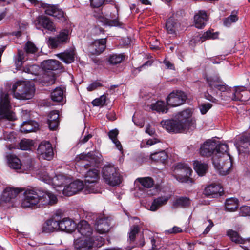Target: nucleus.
I'll return each instance as SVG.
<instances>
[{
  "instance_id": "obj_43",
  "label": "nucleus",
  "mask_w": 250,
  "mask_h": 250,
  "mask_svg": "<svg viewBox=\"0 0 250 250\" xmlns=\"http://www.w3.org/2000/svg\"><path fill=\"white\" fill-rule=\"evenodd\" d=\"M235 145L239 153H247L249 152L250 142H235Z\"/></svg>"
},
{
  "instance_id": "obj_44",
  "label": "nucleus",
  "mask_w": 250,
  "mask_h": 250,
  "mask_svg": "<svg viewBox=\"0 0 250 250\" xmlns=\"http://www.w3.org/2000/svg\"><path fill=\"white\" fill-rule=\"evenodd\" d=\"M150 108L152 110H155L158 112L166 113L167 111L165 103L161 101H158L151 104Z\"/></svg>"
},
{
  "instance_id": "obj_48",
  "label": "nucleus",
  "mask_w": 250,
  "mask_h": 250,
  "mask_svg": "<svg viewBox=\"0 0 250 250\" xmlns=\"http://www.w3.org/2000/svg\"><path fill=\"white\" fill-rule=\"evenodd\" d=\"M167 158V155L164 150L155 152L151 155V159L155 161L164 162Z\"/></svg>"
},
{
  "instance_id": "obj_27",
  "label": "nucleus",
  "mask_w": 250,
  "mask_h": 250,
  "mask_svg": "<svg viewBox=\"0 0 250 250\" xmlns=\"http://www.w3.org/2000/svg\"><path fill=\"white\" fill-rule=\"evenodd\" d=\"M45 13L49 15L53 16L58 19L63 20L64 19V13L60 9L58 8L54 5L45 6Z\"/></svg>"
},
{
  "instance_id": "obj_62",
  "label": "nucleus",
  "mask_w": 250,
  "mask_h": 250,
  "mask_svg": "<svg viewBox=\"0 0 250 250\" xmlns=\"http://www.w3.org/2000/svg\"><path fill=\"white\" fill-rule=\"evenodd\" d=\"M240 214L242 216H250V207L243 206L241 207Z\"/></svg>"
},
{
  "instance_id": "obj_31",
  "label": "nucleus",
  "mask_w": 250,
  "mask_h": 250,
  "mask_svg": "<svg viewBox=\"0 0 250 250\" xmlns=\"http://www.w3.org/2000/svg\"><path fill=\"white\" fill-rule=\"evenodd\" d=\"M58 230H60L59 221L53 219L47 220L42 228V231L45 233H51Z\"/></svg>"
},
{
  "instance_id": "obj_57",
  "label": "nucleus",
  "mask_w": 250,
  "mask_h": 250,
  "mask_svg": "<svg viewBox=\"0 0 250 250\" xmlns=\"http://www.w3.org/2000/svg\"><path fill=\"white\" fill-rule=\"evenodd\" d=\"M211 107L212 104L210 103H205L201 104L199 106V108L201 114H206Z\"/></svg>"
},
{
  "instance_id": "obj_34",
  "label": "nucleus",
  "mask_w": 250,
  "mask_h": 250,
  "mask_svg": "<svg viewBox=\"0 0 250 250\" xmlns=\"http://www.w3.org/2000/svg\"><path fill=\"white\" fill-rule=\"evenodd\" d=\"M20 192L21 190L19 188H6L2 194L1 200L5 202H9L11 199L16 197Z\"/></svg>"
},
{
  "instance_id": "obj_42",
  "label": "nucleus",
  "mask_w": 250,
  "mask_h": 250,
  "mask_svg": "<svg viewBox=\"0 0 250 250\" xmlns=\"http://www.w3.org/2000/svg\"><path fill=\"white\" fill-rule=\"evenodd\" d=\"M237 13V11H233L230 16L224 19V25L227 27H229L232 23L236 22L238 20Z\"/></svg>"
},
{
  "instance_id": "obj_60",
  "label": "nucleus",
  "mask_w": 250,
  "mask_h": 250,
  "mask_svg": "<svg viewBox=\"0 0 250 250\" xmlns=\"http://www.w3.org/2000/svg\"><path fill=\"white\" fill-rule=\"evenodd\" d=\"M119 134V131L117 129H113L110 131L108 133V136L109 138L112 141H116L117 139V136Z\"/></svg>"
},
{
  "instance_id": "obj_55",
  "label": "nucleus",
  "mask_w": 250,
  "mask_h": 250,
  "mask_svg": "<svg viewBox=\"0 0 250 250\" xmlns=\"http://www.w3.org/2000/svg\"><path fill=\"white\" fill-rule=\"evenodd\" d=\"M43 79V81L48 84H52L54 83L55 82V76L52 72H51L49 76H48L46 74H44Z\"/></svg>"
},
{
  "instance_id": "obj_47",
  "label": "nucleus",
  "mask_w": 250,
  "mask_h": 250,
  "mask_svg": "<svg viewBox=\"0 0 250 250\" xmlns=\"http://www.w3.org/2000/svg\"><path fill=\"white\" fill-rule=\"evenodd\" d=\"M101 21L104 25L109 26H121V23L118 19L111 20L107 18H102Z\"/></svg>"
},
{
  "instance_id": "obj_63",
  "label": "nucleus",
  "mask_w": 250,
  "mask_h": 250,
  "mask_svg": "<svg viewBox=\"0 0 250 250\" xmlns=\"http://www.w3.org/2000/svg\"><path fill=\"white\" fill-rule=\"evenodd\" d=\"M168 232L170 233H176L182 232V229L177 226H174L172 229H169Z\"/></svg>"
},
{
  "instance_id": "obj_37",
  "label": "nucleus",
  "mask_w": 250,
  "mask_h": 250,
  "mask_svg": "<svg viewBox=\"0 0 250 250\" xmlns=\"http://www.w3.org/2000/svg\"><path fill=\"white\" fill-rule=\"evenodd\" d=\"M227 235L232 242L236 243L245 244L247 241L246 239L241 237L237 232L232 229L228 230L227 232Z\"/></svg>"
},
{
  "instance_id": "obj_12",
  "label": "nucleus",
  "mask_w": 250,
  "mask_h": 250,
  "mask_svg": "<svg viewBox=\"0 0 250 250\" xmlns=\"http://www.w3.org/2000/svg\"><path fill=\"white\" fill-rule=\"evenodd\" d=\"M7 160L9 167L14 169H19L22 167L23 168H29L31 167V161L29 158H27L25 161L21 162L16 156L11 154L7 155Z\"/></svg>"
},
{
  "instance_id": "obj_16",
  "label": "nucleus",
  "mask_w": 250,
  "mask_h": 250,
  "mask_svg": "<svg viewBox=\"0 0 250 250\" xmlns=\"http://www.w3.org/2000/svg\"><path fill=\"white\" fill-rule=\"evenodd\" d=\"M187 100L185 94L181 91L172 92L167 98V104L171 106H177L183 104Z\"/></svg>"
},
{
  "instance_id": "obj_20",
  "label": "nucleus",
  "mask_w": 250,
  "mask_h": 250,
  "mask_svg": "<svg viewBox=\"0 0 250 250\" xmlns=\"http://www.w3.org/2000/svg\"><path fill=\"white\" fill-rule=\"evenodd\" d=\"M106 43L105 38L96 40L89 46L88 51L92 55H99L105 50Z\"/></svg>"
},
{
  "instance_id": "obj_24",
  "label": "nucleus",
  "mask_w": 250,
  "mask_h": 250,
  "mask_svg": "<svg viewBox=\"0 0 250 250\" xmlns=\"http://www.w3.org/2000/svg\"><path fill=\"white\" fill-rule=\"evenodd\" d=\"M208 20V15L206 11L199 10L194 16V23L195 26L199 29L205 27Z\"/></svg>"
},
{
  "instance_id": "obj_58",
  "label": "nucleus",
  "mask_w": 250,
  "mask_h": 250,
  "mask_svg": "<svg viewBox=\"0 0 250 250\" xmlns=\"http://www.w3.org/2000/svg\"><path fill=\"white\" fill-rule=\"evenodd\" d=\"M105 0H90V5L94 8H99L104 3Z\"/></svg>"
},
{
  "instance_id": "obj_36",
  "label": "nucleus",
  "mask_w": 250,
  "mask_h": 250,
  "mask_svg": "<svg viewBox=\"0 0 250 250\" xmlns=\"http://www.w3.org/2000/svg\"><path fill=\"white\" fill-rule=\"evenodd\" d=\"M194 169L200 176H203L208 169V165L201 161H195L193 163Z\"/></svg>"
},
{
  "instance_id": "obj_39",
  "label": "nucleus",
  "mask_w": 250,
  "mask_h": 250,
  "mask_svg": "<svg viewBox=\"0 0 250 250\" xmlns=\"http://www.w3.org/2000/svg\"><path fill=\"white\" fill-rule=\"evenodd\" d=\"M190 204V201L188 198L181 197L174 200L173 203V207L174 208L187 207H188Z\"/></svg>"
},
{
  "instance_id": "obj_11",
  "label": "nucleus",
  "mask_w": 250,
  "mask_h": 250,
  "mask_svg": "<svg viewBox=\"0 0 250 250\" xmlns=\"http://www.w3.org/2000/svg\"><path fill=\"white\" fill-rule=\"evenodd\" d=\"M174 172L177 180L182 183H186L189 181L192 170L187 164L179 163L175 166Z\"/></svg>"
},
{
  "instance_id": "obj_29",
  "label": "nucleus",
  "mask_w": 250,
  "mask_h": 250,
  "mask_svg": "<svg viewBox=\"0 0 250 250\" xmlns=\"http://www.w3.org/2000/svg\"><path fill=\"white\" fill-rule=\"evenodd\" d=\"M39 125L34 121L29 120L23 122L21 125L20 130L22 132L28 133L35 131L38 129Z\"/></svg>"
},
{
  "instance_id": "obj_64",
  "label": "nucleus",
  "mask_w": 250,
  "mask_h": 250,
  "mask_svg": "<svg viewBox=\"0 0 250 250\" xmlns=\"http://www.w3.org/2000/svg\"><path fill=\"white\" fill-rule=\"evenodd\" d=\"M146 132L148 133L150 136H153L155 133L154 128L151 127L149 125L147 126L146 129Z\"/></svg>"
},
{
  "instance_id": "obj_9",
  "label": "nucleus",
  "mask_w": 250,
  "mask_h": 250,
  "mask_svg": "<svg viewBox=\"0 0 250 250\" xmlns=\"http://www.w3.org/2000/svg\"><path fill=\"white\" fill-rule=\"evenodd\" d=\"M84 177V187L85 191L88 193H97L98 189L95 188V185L100 179L99 171L95 168L89 169Z\"/></svg>"
},
{
  "instance_id": "obj_25",
  "label": "nucleus",
  "mask_w": 250,
  "mask_h": 250,
  "mask_svg": "<svg viewBox=\"0 0 250 250\" xmlns=\"http://www.w3.org/2000/svg\"><path fill=\"white\" fill-rule=\"evenodd\" d=\"M76 224L69 218H63L59 221V229L67 232H72L76 228Z\"/></svg>"
},
{
  "instance_id": "obj_14",
  "label": "nucleus",
  "mask_w": 250,
  "mask_h": 250,
  "mask_svg": "<svg viewBox=\"0 0 250 250\" xmlns=\"http://www.w3.org/2000/svg\"><path fill=\"white\" fill-rule=\"evenodd\" d=\"M84 187L83 183L80 180H76L74 182L71 181L64 186L62 190V193L64 195L70 196H72L82 190Z\"/></svg>"
},
{
  "instance_id": "obj_51",
  "label": "nucleus",
  "mask_w": 250,
  "mask_h": 250,
  "mask_svg": "<svg viewBox=\"0 0 250 250\" xmlns=\"http://www.w3.org/2000/svg\"><path fill=\"white\" fill-rule=\"evenodd\" d=\"M218 37V33L217 32H213L212 33L211 30H208L206 32H205L202 37H201V39L202 40V42H203L204 41L209 39H216Z\"/></svg>"
},
{
  "instance_id": "obj_15",
  "label": "nucleus",
  "mask_w": 250,
  "mask_h": 250,
  "mask_svg": "<svg viewBox=\"0 0 250 250\" xmlns=\"http://www.w3.org/2000/svg\"><path fill=\"white\" fill-rule=\"evenodd\" d=\"M38 154L42 159L50 160L53 157L54 152L50 142H41L37 149Z\"/></svg>"
},
{
  "instance_id": "obj_40",
  "label": "nucleus",
  "mask_w": 250,
  "mask_h": 250,
  "mask_svg": "<svg viewBox=\"0 0 250 250\" xmlns=\"http://www.w3.org/2000/svg\"><path fill=\"white\" fill-rule=\"evenodd\" d=\"M33 145V142H20L18 146H13L10 145L7 146V148L9 150L17 148L23 150H27L31 149Z\"/></svg>"
},
{
  "instance_id": "obj_61",
  "label": "nucleus",
  "mask_w": 250,
  "mask_h": 250,
  "mask_svg": "<svg viewBox=\"0 0 250 250\" xmlns=\"http://www.w3.org/2000/svg\"><path fill=\"white\" fill-rule=\"evenodd\" d=\"M102 86V84L97 81H95L90 84L87 87V89L89 91H92L97 88Z\"/></svg>"
},
{
  "instance_id": "obj_13",
  "label": "nucleus",
  "mask_w": 250,
  "mask_h": 250,
  "mask_svg": "<svg viewBox=\"0 0 250 250\" xmlns=\"http://www.w3.org/2000/svg\"><path fill=\"white\" fill-rule=\"evenodd\" d=\"M228 96L233 101H247L250 97V91L246 90L245 87H237L231 89Z\"/></svg>"
},
{
  "instance_id": "obj_23",
  "label": "nucleus",
  "mask_w": 250,
  "mask_h": 250,
  "mask_svg": "<svg viewBox=\"0 0 250 250\" xmlns=\"http://www.w3.org/2000/svg\"><path fill=\"white\" fill-rule=\"evenodd\" d=\"M37 29L43 27L51 31H55L53 22L45 16H40L34 21Z\"/></svg>"
},
{
  "instance_id": "obj_53",
  "label": "nucleus",
  "mask_w": 250,
  "mask_h": 250,
  "mask_svg": "<svg viewBox=\"0 0 250 250\" xmlns=\"http://www.w3.org/2000/svg\"><path fill=\"white\" fill-rule=\"evenodd\" d=\"M39 178L42 181L51 185L52 178L53 176H51L50 174L46 172H42L39 174Z\"/></svg>"
},
{
  "instance_id": "obj_3",
  "label": "nucleus",
  "mask_w": 250,
  "mask_h": 250,
  "mask_svg": "<svg viewBox=\"0 0 250 250\" xmlns=\"http://www.w3.org/2000/svg\"><path fill=\"white\" fill-rule=\"evenodd\" d=\"M77 231L82 236L74 241L75 248L77 250H89L92 247V237L90 236L92 229L87 221H81L77 227Z\"/></svg>"
},
{
  "instance_id": "obj_1",
  "label": "nucleus",
  "mask_w": 250,
  "mask_h": 250,
  "mask_svg": "<svg viewBox=\"0 0 250 250\" xmlns=\"http://www.w3.org/2000/svg\"><path fill=\"white\" fill-rule=\"evenodd\" d=\"M163 128L171 132H183L196 127V120L193 117V110L188 108L177 113L173 120L163 121Z\"/></svg>"
},
{
  "instance_id": "obj_18",
  "label": "nucleus",
  "mask_w": 250,
  "mask_h": 250,
  "mask_svg": "<svg viewBox=\"0 0 250 250\" xmlns=\"http://www.w3.org/2000/svg\"><path fill=\"white\" fill-rule=\"evenodd\" d=\"M68 30H63L55 37H50L48 40V44L52 48H56L63 44L66 43L68 41Z\"/></svg>"
},
{
  "instance_id": "obj_35",
  "label": "nucleus",
  "mask_w": 250,
  "mask_h": 250,
  "mask_svg": "<svg viewBox=\"0 0 250 250\" xmlns=\"http://www.w3.org/2000/svg\"><path fill=\"white\" fill-rule=\"evenodd\" d=\"M225 210L229 212L235 211L239 207L238 200L236 198L227 199L225 203Z\"/></svg>"
},
{
  "instance_id": "obj_59",
  "label": "nucleus",
  "mask_w": 250,
  "mask_h": 250,
  "mask_svg": "<svg viewBox=\"0 0 250 250\" xmlns=\"http://www.w3.org/2000/svg\"><path fill=\"white\" fill-rule=\"evenodd\" d=\"M91 241L92 242V246L95 245L96 247H100L103 245L104 239L103 238L99 237L94 241L93 238H92Z\"/></svg>"
},
{
  "instance_id": "obj_50",
  "label": "nucleus",
  "mask_w": 250,
  "mask_h": 250,
  "mask_svg": "<svg viewBox=\"0 0 250 250\" xmlns=\"http://www.w3.org/2000/svg\"><path fill=\"white\" fill-rule=\"evenodd\" d=\"M24 49L27 54H34L38 51L35 44L30 41L25 43Z\"/></svg>"
},
{
  "instance_id": "obj_52",
  "label": "nucleus",
  "mask_w": 250,
  "mask_h": 250,
  "mask_svg": "<svg viewBox=\"0 0 250 250\" xmlns=\"http://www.w3.org/2000/svg\"><path fill=\"white\" fill-rule=\"evenodd\" d=\"M140 229L137 225H134L131 227L129 232V239L130 241H133L135 240L136 235L138 234Z\"/></svg>"
},
{
  "instance_id": "obj_41",
  "label": "nucleus",
  "mask_w": 250,
  "mask_h": 250,
  "mask_svg": "<svg viewBox=\"0 0 250 250\" xmlns=\"http://www.w3.org/2000/svg\"><path fill=\"white\" fill-rule=\"evenodd\" d=\"M136 181L139 182L143 187L146 188H152L154 184L153 179L150 177L138 178L136 179Z\"/></svg>"
},
{
  "instance_id": "obj_7",
  "label": "nucleus",
  "mask_w": 250,
  "mask_h": 250,
  "mask_svg": "<svg viewBox=\"0 0 250 250\" xmlns=\"http://www.w3.org/2000/svg\"><path fill=\"white\" fill-rule=\"evenodd\" d=\"M102 176L104 181L111 186H116L121 182L119 172L116 168L111 164L105 165L103 167Z\"/></svg>"
},
{
  "instance_id": "obj_8",
  "label": "nucleus",
  "mask_w": 250,
  "mask_h": 250,
  "mask_svg": "<svg viewBox=\"0 0 250 250\" xmlns=\"http://www.w3.org/2000/svg\"><path fill=\"white\" fill-rule=\"evenodd\" d=\"M0 118L10 121H14L16 119L12 110L9 94L3 91L0 92Z\"/></svg>"
},
{
  "instance_id": "obj_26",
  "label": "nucleus",
  "mask_w": 250,
  "mask_h": 250,
  "mask_svg": "<svg viewBox=\"0 0 250 250\" xmlns=\"http://www.w3.org/2000/svg\"><path fill=\"white\" fill-rule=\"evenodd\" d=\"M95 229L100 234H104L108 232L110 229L109 220L105 218L98 219L96 222Z\"/></svg>"
},
{
  "instance_id": "obj_6",
  "label": "nucleus",
  "mask_w": 250,
  "mask_h": 250,
  "mask_svg": "<svg viewBox=\"0 0 250 250\" xmlns=\"http://www.w3.org/2000/svg\"><path fill=\"white\" fill-rule=\"evenodd\" d=\"M221 150L223 152L228 150V146L226 143L221 142H205L201 146L200 153L204 157H212Z\"/></svg>"
},
{
  "instance_id": "obj_5",
  "label": "nucleus",
  "mask_w": 250,
  "mask_h": 250,
  "mask_svg": "<svg viewBox=\"0 0 250 250\" xmlns=\"http://www.w3.org/2000/svg\"><path fill=\"white\" fill-rule=\"evenodd\" d=\"M34 92V86L29 81H18L13 85L12 88L14 97L20 100L31 99Z\"/></svg>"
},
{
  "instance_id": "obj_38",
  "label": "nucleus",
  "mask_w": 250,
  "mask_h": 250,
  "mask_svg": "<svg viewBox=\"0 0 250 250\" xmlns=\"http://www.w3.org/2000/svg\"><path fill=\"white\" fill-rule=\"evenodd\" d=\"M63 97L64 90L60 87L56 88L51 93V98L54 102H62Z\"/></svg>"
},
{
  "instance_id": "obj_10",
  "label": "nucleus",
  "mask_w": 250,
  "mask_h": 250,
  "mask_svg": "<svg viewBox=\"0 0 250 250\" xmlns=\"http://www.w3.org/2000/svg\"><path fill=\"white\" fill-rule=\"evenodd\" d=\"M102 160L100 154L95 155L93 152L82 153L75 158V161L81 162L82 165L86 168L90 167H96Z\"/></svg>"
},
{
  "instance_id": "obj_33",
  "label": "nucleus",
  "mask_w": 250,
  "mask_h": 250,
  "mask_svg": "<svg viewBox=\"0 0 250 250\" xmlns=\"http://www.w3.org/2000/svg\"><path fill=\"white\" fill-rule=\"evenodd\" d=\"M57 56L64 62L69 64L74 61L75 52L74 49H70L59 53Z\"/></svg>"
},
{
  "instance_id": "obj_17",
  "label": "nucleus",
  "mask_w": 250,
  "mask_h": 250,
  "mask_svg": "<svg viewBox=\"0 0 250 250\" xmlns=\"http://www.w3.org/2000/svg\"><path fill=\"white\" fill-rule=\"evenodd\" d=\"M182 17V12L177 11L173 14L167 21L166 28L169 34H174L179 26V21Z\"/></svg>"
},
{
  "instance_id": "obj_4",
  "label": "nucleus",
  "mask_w": 250,
  "mask_h": 250,
  "mask_svg": "<svg viewBox=\"0 0 250 250\" xmlns=\"http://www.w3.org/2000/svg\"><path fill=\"white\" fill-rule=\"evenodd\" d=\"M213 165L218 173L222 175L228 174L232 166L231 157L228 150L223 152L221 150L212 157Z\"/></svg>"
},
{
  "instance_id": "obj_2",
  "label": "nucleus",
  "mask_w": 250,
  "mask_h": 250,
  "mask_svg": "<svg viewBox=\"0 0 250 250\" xmlns=\"http://www.w3.org/2000/svg\"><path fill=\"white\" fill-rule=\"evenodd\" d=\"M57 201V197L51 192L39 189H28L24 192V198L21 206L30 208L39 204L41 205H53Z\"/></svg>"
},
{
  "instance_id": "obj_19",
  "label": "nucleus",
  "mask_w": 250,
  "mask_h": 250,
  "mask_svg": "<svg viewBox=\"0 0 250 250\" xmlns=\"http://www.w3.org/2000/svg\"><path fill=\"white\" fill-rule=\"evenodd\" d=\"M207 82L210 87L213 89H216L221 92L229 93L231 88L227 86L218 77H209L207 79Z\"/></svg>"
},
{
  "instance_id": "obj_56",
  "label": "nucleus",
  "mask_w": 250,
  "mask_h": 250,
  "mask_svg": "<svg viewBox=\"0 0 250 250\" xmlns=\"http://www.w3.org/2000/svg\"><path fill=\"white\" fill-rule=\"evenodd\" d=\"M4 140L7 141H12L17 139L16 133L14 132H5L3 134Z\"/></svg>"
},
{
  "instance_id": "obj_28",
  "label": "nucleus",
  "mask_w": 250,
  "mask_h": 250,
  "mask_svg": "<svg viewBox=\"0 0 250 250\" xmlns=\"http://www.w3.org/2000/svg\"><path fill=\"white\" fill-rule=\"evenodd\" d=\"M170 198V195H165L155 198L149 210L152 211H155L158 210L161 207L166 205L168 200Z\"/></svg>"
},
{
  "instance_id": "obj_22",
  "label": "nucleus",
  "mask_w": 250,
  "mask_h": 250,
  "mask_svg": "<svg viewBox=\"0 0 250 250\" xmlns=\"http://www.w3.org/2000/svg\"><path fill=\"white\" fill-rule=\"evenodd\" d=\"M71 181L70 176L63 174H58L52 177L51 185H53L54 188H62L65 184L69 183Z\"/></svg>"
},
{
  "instance_id": "obj_30",
  "label": "nucleus",
  "mask_w": 250,
  "mask_h": 250,
  "mask_svg": "<svg viewBox=\"0 0 250 250\" xmlns=\"http://www.w3.org/2000/svg\"><path fill=\"white\" fill-rule=\"evenodd\" d=\"M42 67L44 71H53L61 68V63L56 60H48L42 63Z\"/></svg>"
},
{
  "instance_id": "obj_49",
  "label": "nucleus",
  "mask_w": 250,
  "mask_h": 250,
  "mask_svg": "<svg viewBox=\"0 0 250 250\" xmlns=\"http://www.w3.org/2000/svg\"><path fill=\"white\" fill-rule=\"evenodd\" d=\"M124 57L123 54H113L109 57L108 61L112 64H116L121 62Z\"/></svg>"
},
{
  "instance_id": "obj_32",
  "label": "nucleus",
  "mask_w": 250,
  "mask_h": 250,
  "mask_svg": "<svg viewBox=\"0 0 250 250\" xmlns=\"http://www.w3.org/2000/svg\"><path fill=\"white\" fill-rule=\"evenodd\" d=\"M59 112L54 110L50 112L48 118V124L50 130H55L57 128L59 124Z\"/></svg>"
},
{
  "instance_id": "obj_45",
  "label": "nucleus",
  "mask_w": 250,
  "mask_h": 250,
  "mask_svg": "<svg viewBox=\"0 0 250 250\" xmlns=\"http://www.w3.org/2000/svg\"><path fill=\"white\" fill-rule=\"evenodd\" d=\"M25 55L21 50H18V56L16 58L15 65L17 70H20L23 63L25 61Z\"/></svg>"
},
{
  "instance_id": "obj_46",
  "label": "nucleus",
  "mask_w": 250,
  "mask_h": 250,
  "mask_svg": "<svg viewBox=\"0 0 250 250\" xmlns=\"http://www.w3.org/2000/svg\"><path fill=\"white\" fill-rule=\"evenodd\" d=\"M41 68L39 65L36 64H27L23 67V71L32 75H37L39 73Z\"/></svg>"
},
{
  "instance_id": "obj_54",
  "label": "nucleus",
  "mask_w": 250,
  "mask_h": 250,
  "mask_svg": "<svg viewBox=\"0 0 250 250\" xmlns=\"http://www.w3.org/2000/svg\"><path fill=\"white\" fill-rule=\"evenodd\" d=\"M105 102L106 97L104 95H102L100 98L94 99L92 104L94 106H103Z\"/></svg>"
},
{
  "instance_id": "obj_21",
  "label": "nucleus",
  "mask_w": 250,
  "mask_h": 250,
  "mask_svg": "<svg viewBox=\"0 0 250 250\" xmlns=\"http://www.w3.org/2000/svg\"><path fill=\"white\" fill-rule=\"evenodd\" d=\"M223 192V189L219 184H210L206 187L204 191L206 196L213 198L221 195Z\"/></svg>"
}]
</instances>
